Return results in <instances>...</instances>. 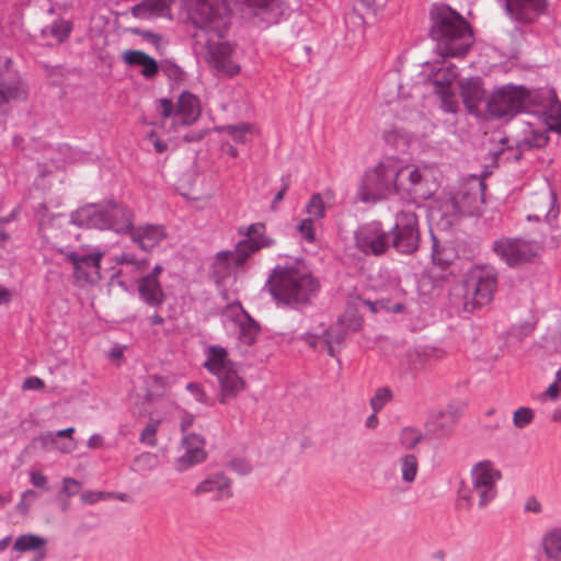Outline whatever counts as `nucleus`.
<instances>
[{"label":"nucleus","instance_id":"7c9ffc66","mask_svg":"<svg viewBox=\"0 0 561 561\" xmlns=\"http://www.w3.org/2000/svg\"><path fill=\"white\" fill-rule=\"evenodd\" d=\"M540 549L547 561H561V525L550 527L543 531L540 539Z\"/></svg>","mask_w":561,"mask_h":561},{"label":"nucleus","instance_id":"7ed1b4c3","mask_svg":"<svg viewBox=\"0 0 561 561\" xmlns=\"http://www.w3.org/2000/svg\"><path fill=\"white\" fill-rule=\"evenodd\" d=\"M66 222L62 214L43 215L39 219V233L45 250L57 251L65 255L66 260L73 267V275L77 279L94 283L101 278V261L106 250L100 245L82 244L76 249L65 248L57 240L61 227Z\"/></svg>","mask_w":561,"mask_h":561},{"label":"nucleus","instance_id":"79ce46f5","mask_svg":"<svg viewBox=\"0 0 561 561\" xmlns=\"http://www.w3.org/2000/svg\"><path fill=\"white\" fill-rule=\"evenodd\" d=\"M306 213L313 220H319L324 217L325 205L320 194H313L306 205Z\"/></svg>","mask_w":561,"mask_h":561},{"label":"nucleus","instance_id":"5fc2aeb1","mask_svg":"<svg viewBox=\"0 0 561 561\" xmlns=\"http://www.w3.org/2000/svg\"><path fill=\"white\" fill-rule=\"evenodd\" d=\"M28 477H30V483L33 486L38 488L43 491L50 490L48 478L41 471L32 470L28 472Z\"/></svg>","mask_w":561,"mask_h":561},{"label":"nucleus","instance_id":"cd10ccee","mask_svg":"<svg viewBox=\"0 0 561 561\" xmlns=\"http://www.w3.org/2000/svg\"><path fill=\"white\" fill-rule=\"evenodd\" d=\"M70 222L78 227L105 230L104 203L79 207L70 214Z\"/></svg>","mask_w":561,"mask_h":561},{"label":"nucleus","instance_id":"0eeeda50","mask_svg":"<svg viewBox=\"0 0 561 561\" xmlns=\"http://www.w3.org/2000/svg\"><path fill=\"white\" fill-rule=\"evenodd\" d=\"M536 89L513 83L496 87L486 100L489 115L494 118L513 117L519 113L533 111V102L539 98Z\"/></svg>","mask_w":561,"mask_h":561},{"label":"nucleus","instance_id":"3c124183","mask_svg":"<svg viewBox=\"0 0 561 561\" xmlns=\"http://www.w3.org/2000/svg\"><path fill=\"white\" fill-rule=\"evenodd\" d=\"M80 497L84 504L91 505L96 502L114 497V493L104 491H84L83 493H81Z\"/></svg>","mask_w":561,"mask_h":561},{"label":"nucleus","instance_id":"c85d7f7f","mask_svg":"<svg viewBox=\"0 0 561 561\" xmlns=\"http://www.w3.org/2000/svg\"><path fill=\"white\" fill-rule=\"evenodd\" d=\"M460 93L468 112L478 116L485 98V91L479 77H470L460 83Z\"/></svg>","mask_w":561,"mask_h":561},{"label":"nucleus","instance_id":"412c9836","mask_svg":"<svg viewBox=\"0 0 561 561\" xmlns=\"http://www.w3.org/2000/svg\"><path fill=\"white\" fill-rule=\"evenodd\" d=\"M128 236L134 245L146 253H151L168 240L169 233L164 225L141 222L134 225Z\"/></svg>","mask_w":561,"mask_h":561},{"label":"nucleus","instance_id":"b1692460","mask_svg":"<svg viewBox=\"0 0 561 561\" xmlns=\"http://www.w3.org/2000/svg\"><path fill=\"white\" fill-rule=\"evenodd\" d=\"M105 230L116 234H129L135 225V211L126 204L114 199L104 203Z\"/></svg>","mask_w":561,"mask_h":561},{"label":"nucleus","instance_id":"f03ea898","mask_svg":"<svg viewBox=\"0 0 561 561\" xmlns=\"http://www.w3.org/2000/svg\"><path fill=\"white\" fill-rule=\"evenodd\" d=\"M265 286L278 307L293 310L309 306L320 290L319 279L302 259L277 264Z\"/></svg>","mask_w":561,"mask_h":561},{"label":"nucleus","instance_id":"09e8293b","mask_svg":"<svg viewBox=\"0 0 561 561\" xmlns=\"http://www.w3.org/2000/svg\"><path fill=\"white\" fill-rule=\"evenodd\" d=\"M57 439L56 433L48 431L41 433L33 442L37 443L43 450L50 451L56 449Z\"/></svg>","mask_w":561,"mask_h":561},{"label":"nucleus","instance_id":"ddd939ff","mask_svg":"<svg viewBox=\"0 0 561 561\" xmlns=\"http://www.w3.org/2000/svg\"><path fill=\"white\" fill-rule=\"evenodd\" d=\"M374 286L376 289L386 293L389 297H381L375 301L365 300L364 304L368 306L373 313H376L380 310H386L392 313H401L404 310V305L402 301H392V299H399L404 295V290L400 285V277L398 272L389 268L379 270L376 284Z\"/></svg>","mask_w":561,"mask_h":561},{"label":"nucleus","instance_id":"a18cd8bd","mask_svg":"<svg viewBox=\"0 0 561 561\" xmlns=\"http://www.w3.org/2000/svg\"><path fill=\"white\" fill-rule=\"evenodd\" d=\"M535 417V413L530 408L520 407L513 415V424L517 428H524L529 425Z\"/></svg>","mask_w":561,"mask_h":561},{"label":"nucleus","instance_id":"58836bf2","mask_svg":"<svg viewBox=\"0 0 561 561\" xmlns=\"http://www.w3.org/2000/svg\"><path fill=\"white\" fill-rule=\"evenodd\" d=\"M422 432L419 428L412 426L403 427L399 434L400 445L407 450L414 449L422 442Z\"/></svg>","mask_w":561,"mask_h":561},{"label":"nucleus","instance_id":"864d4df0","mask_svg":"<svg viewBox=\"0 0 561 561\" xmlns=\"http://www.w3.org/2000/svg\"><path fill=\"white\" fill-rule=\"evenodd\" d=\"M229 468L238 474L245 476L252 471L251 463L241 457H236L230 460Z\"/></svg>","mask_w":561,"mask_h":561},{"label":"nucleus","instance_id":"e433bc0d","mask_svg":"<svg viewBox=\"0 0 561 561\" xmlns=\"http://www.w3.org/2000/svg\"><path fill=\"white\" fill-rule=\"evenodd\" d=\"M217 130L227 134L237 144H247L250 140L249 135L254 133V126L247 123H239L236 125H222L217 127Z\"/></svg>","mask_w":561,"mask_h":561},{"label":"nucleus","instance_id":"20e7f679","mask_svg":"<svg viewBox=\"0 0 561 561\" xmlns=\"http://www.w3.org/2000/svg\"><path fill=\"white\" fill-rule=\"evenodd\" d=\"M433 21L431 35L436 42V51L443 57H463L473 44L470 25L449 7H435L431 11Z\"/></svg>","mask_w":561,"mask_h":561},{"label":"nucleus","instance_id":"ea45409f","mask_svg":"<svg viewBox=\"0 0 561 561\" xmlns=\"http://www.w3.org/2000/svg\"><path fill=\"white\" fill-rule=\"evenodd\" d=\"M392 399L393 392L389 387H379L370 398L369 404L375 413H379Z\"/></svg>","mask_w":561,"mask_h":561},{"label":"nucleus","instance_id":"774afa93","mask_svg":"<svg viewBox=\"0 0 561 561\" xmlns=\"http://www.w3.org/2000/svg\"><path fill=\"white\" fill-rule=\"evenodd\" d=\"M73 449H75V445L72 444V442L62 443V444H59L57 442L56 450H58L61 454H70Z\"/></svg>","mask_w":561,"mask_h":561},{"label":"nucleus","instance_id":"f3484780","mask_svg":"<svg viewBox=\"0 0 561 561\" xmlns=\"http://www.w3.org/2000/svg\"><path fill=\"white\" fill-rule=\"evenodd\" d=\"M355 247L366 255H382L390 249L389 230L378 220L365 222L354 232Z\"/></svg>","mask_w":561,"mask_h":561},{"label":"nucleus","instance_id":"aec40b11","mask_svg":"<svg viewBox=\"0 0 561 561\" xmlns=\"http://www.w3.org/2000/svg\"><path fill=\"white\" fill-rule=\"evenodd\" d=\"M27 96L25 84L12 67L9 57L0 56V106L10 101H22Z\"/></svg>","mask_w":561,"mask_h":561},{"label":"nucleus","instance_id":"0e129e2a","mask_svg":"<svg viewBox=\"0 0 561 561\" xmlns=\"http://www.w3.org/2000/svg\"><path fill=\"white\" fill-rule=\"evenodd\" d=\"M103 444V437L100 434H93L89 437L87 446L90 449L101 448Z\"/></svg>","mask_w":561,"mask_h":561},{"label":"nucleus","instance_id":"37998d69","mask_svg":"<svg viewBox=\"0 0 561 561\" xmlns=\"http://www.w3.org/2000/svg\"><path fill=\"white\" fill-rule=\"evenodd\" d=\"M458 77L457 67L454 65L448 66L446 69H439L435 73V84L437 85V90L443 88H449V85L456 80Z\"/></svg>","mask_w":561,"mask_h":561},{"label":"nucleus","instance_id":"6ab92c4d","mask_svg":"<svg viewBox=\"0 0 561 561\" xmlns=\"http://www.w3.org/2000/svg\"><path fill=\"white\" fill-rule=\"evenodd\" d=\"M504 15L511 22L518 25L535 23L546 14L549 7L548 0H495Z\"/></svg>","mask_w":561,"mask_h":561},{"label":"nucleus","instance_id":"1a4fd4ad","mask_svg":"<svg viewBox=\"0 0 561 561\" xmlns=\"http://www.w3.org/2000/svg\"><path fill=\"white\" fill-rule=\"evenodd\" d=\"M485 184L481 176L470 174L463 178L455 194L442 204L446 216H476L484 205Z\"/></svg>","mask_w":561,"mask_h":561},{"label":"nucleus","instance_id":"f8f14e48","mask_svg":"<svg viewBox=\"0 0 561 561\" xmlns=\"http://www.w3.org/2000/svg\"><path fill=\"white\" fill-rule=\"evenodd\" d=\"M157 110L161 117L171 119V126L175 130L193 125L201 115L199 100L188 91L180 94L175 107L172 101L161 99Z\"/></svg>","mask_w":561,"mask_h":561},{"label":"nucleus","instance_id":"052dcab7","mask_svg":"<svg viewBox=\"0 0 561 561\" xmlns=\"http://www.w3.org/2000/svg\"><path fill=\"white\" fill-rule=\"evenodd\" d=\"M525 512L533 514H540L542 512V504L536 496H529L524 504Z\"/></svg>","mask_w":561,"mask_h":561},{"label":"nucleus","instance_id":"8fccbe9b","mask_svg":"<svg viewBox=\"0 0 561 561\" xmlns=\"http://www.w3.org/2000/svg\"><path fill=\"white\" fill-rule=\"evenodd\" d=\"M158 465V457L152 453H142L135 458V466L140 470H152Z\"/></svg>","mask_w":561,"mask_h":561},{"label":"nucleus","instance_id":"49530a36","mask_svg":"<svg viewBox=\"0 0 561 561\" xmlns=\"http://www.w3.org/2000/svg\"><path fill=\"white\" fill-rule=\"evenodd\" d=\"M159 428V421H150L145 428L142 430L139 440L142 444H146L150 447H154L157 445V432Z\"/></svg>","mask_w":561,"mask_h":561},{"label":"nucleus","instance_id":"c03bdc74","mask_svg":"<svg viewBox=\"0 0 561 561\" xmlns=\"http://www.w3.org/2000/svg\"><path fill=\"white\" fill-rule=\"evenodd\" d=\"M437 93L440 95V108L445 113L456 114L459 105L457 98L450 88L439 89L437 90Z\"/></svg>","mask_w":561,"mask_h":561},{"label":"nucleus","instance_id":"c9c22d12","mask_svg":"<svg viewBox=\"0 0 561 561\" xmlns=\"http://www.w3.org/2000/svg\"><path fill=\"white\" fill-rule=\"evenodd\" d=\"M72 31V23L70 21L58 19L49 25L42 28L43 37H51L57 43H64Z\"/></svg>","mask_w":561,"mask_h":561},{"label":"nucleus","instance_id":"9b49d317","mask_svg":"<svg viewBox=\"0 0 561 561\" xmlns=\"http://www.w3.org/2000/svg\"><path fill=\"white\" fill-rule=\"evenodd\" d=\"M463 286L465 310L473 312L493 300L497 286V272L489 265L474 266L468 272Z\"/></svg>","mask_w":561,"mask_h":561},{"label":"nucleus","instance_id":"13d9d810","mask_svg":"<svg viewBox=\"0 0 561 561\" xmlns=\"http://www.w3.org/2000/svg\"><path fill=\"white\" fill-rule=\"evenodd\" d=\"M549 209L545 215V219L548 224H551L559 215V207L557 205V196L550 191L548 195Z\"/></svg>","mask_w":561,"mask_h":561},{"label":"nucleus","instance_id":"c756f323","mask_svg":"<svg viewBox=\"0 0 561 561\" xmlns=\"http://www.w3.org/2000/svg\"><path fill=\"white\" fill-rule=\"evenodd\" d=\"M459 417V409L455 404H449L444 410L434 413L427 422V426L436 436H444L451 432L456 421Z\"/></svg>","mask_w":561,"mask_h":561},{"label":"nucleus","instance_id":"a19ab883","mask_svg":"<svg viewBox=\"0 0 561 561\" xmlns=\"http://www.w3.org/2000/svg\"><path fill=\"white\" fill-rule=\"evenodd\" d=\"M115 262L126 267H130L135 272H144L148 267V259L137 257L134 253H122L116 256Z\"/></svg>","mask_w":561,"mask_h":561},{"label":"nucleus","instance_id":"423d86ee","mask_svg":"<svg viewBox=\"0 0 561 561\" xmlns=\"http://www.w3.org/2000/svg\"><path fill=\"white\" fill-rule=\"evenodd\" d=\"M438 188L434 169L427 164H403L398 160L397 195L412 203L430 199Z\"/></svg>","mask_w":561,"mask_h":561},{"label":"nucleus","instance_id":"393cba45","mask_svg":"<svg viewBox=\"0 0 561 561\" xmlns=\"http://www.w3.org/2000/svg\"><path fill=\"white\" fill-rule=\"evenodd\" d=\"M163 267L157 264L148 274L141 276L137 282V290L140 300L151 308H159L165 301V294L159 282V275Z\"/></svg>","mask_w":561,"mask_h":561},{"label":"nucleus","instance_id":"4c0bfd02","mask_svg":"<svg viewBox=\"0 0 561 561\" xmlns=\"http://www.w3.org/2000/svg\"><path fill=\"white\" fill-rule=\"evenodd\" d=\"M401 479L405 483H413L416 480L419 472V460L413 454H405L398 460Z\"/></svg>","mask_w":561,"mask_h":561},{"label":"nucleus","instance_id":"f704fd0d","mask_svg":"<svg viewBox=\"0 0 561 561\" xmlns=\"http://www.w3.org/2000/svg\"><path fill=\"white\" fill-rule=\"evenodd\" d=\"M46 539L34 534H24L19 536L13 545V550L24 552H38V560L45 558Z\"/></svg>","mask_w":561,"mask_h":561},{"label":"nucleus","instance_id":"f257e3e1","mask_svg":"<svg viewBox=\"0 0 561 561\" xmlns=\"http://www.w3.org/2000/svg\"><path fill=\"white\" fill-rule=\"evenodd\" d=\"M192 22L204 31L207 38L206 60L218 76L232 78L241 67L236 58L234 47L228 42H213L222 38L230 26V10L224 0H182Z\"/></svg>","mask_w":561,"mask_h":561},{"label":"nucleus","instance_id":"473e14b6","mask_svg":"<svg viewBox=\"0 0 561 561\" xmlns=\"http://www.w3.org/2000/svg\"><path fill=\"white\" fill-rule=\"evenodd\" d=\"M123 59L129 66L140 67V73L146 79L153 78L159 71L157 61L141 50H127L123 54Z\"/></svg>","mask_w":561,"mask_h":561},{"label":"nucleus","instance_id":"4be33fe9","mask_svg":"<svg viewBox=\"0 0 561 561\" xmlns=\"http://www.w3.org/2000/svg\"><path fill=\"white\" fill-rule=\"evenodd\" d=\"M540 98L533 102L531 113L540 114L550 130L561 134V102L558 100L553 89H536Z\"/></svg>","mask_w":561,"mask_h":561},{"label":"nucleus","instance_id":"bf43d9fd","mask_svg":"<svg viewBox=\"0 0 561 561\" xmlns=\"http://www.w3.org/2000/svg\"><path fill=\"white\" fill-rule=\"evenodd\" d=\"M45 387L43 379L36 376H31L24 379L23 390H42Z\"/></svg>","mask_w":561,"mask_h":561},{"label":"nucleus","instance_id":"338daca9","mask_svg":"<svg viewBox=\"0 0 561 561\" xmlns=\"http://www.w3.org/2000/svg\"><path fill=\"white\" fill-rule=\"evenodd\" d=\"M194 423V416L190 413L183 412L181 415V428L185 432Z\"/></svg>","mask_w":561,"mask_h":561},{"label":"nucleus","instance_id":"603ef678","mask_svg":"<svg viewBox=\"0 0 561 561\" xmlns=\"http://www.w3.org/2000/svg\"><path fill=\"white\" fill-rule=\"evenodd\" d=\"M81 488V483L75 478H64L61 481L60 494H65L67 497L76 495Z\"/></svg>","mask_w":561,"mask_h":561},{"label":"nucleus","instance_id":"a878e982","mask_svg":"<svg viewBox=\"0 0 561 561\" xmlns=\"http://www.w3.org/2000/svg\"><path fill=\"white\" fill-rule=\"evenodd\" d=\"M184 454L176 458L175 469L179 472L203 462L206 459L205 439L199 434H187L182 438Z\"/></svg>","mask_w":561,"mask_h":561},{"label":"nucleus","instance_id":"72a5a7b5","mask_svg":"<svg viewBox=\"0 0 561 561\" xmlns=\"http://www.w3.org/2000/svg\"><path fill=\"white\" fill-rule=\"evenodd\" d=\"M548 129L543 126H535L527 122L523 129V136L518 141L520 149L541 148L548 142Z\"/></svg>","mask_w":561,"mask_h":561},{"label":"nucleus","instance_id":"de8ad7c7","mask_svg":"<svg viewBox=\"0 0 561 561\" xmlns=\"http://www.w3.org/2000/svg\"><path fill=\"white\" fill-rule=\"evenodd\" d=\"M297 231L300 233L304 240L309 243L316 240L314 220L312 218H305L297 225Z\"/></svg>","mask_w":561,"mask_h":561},{"label":"nucleus","instance_id":"bb28decb","mask_svg":"<svg viewBox=\"0 0 561 561\" xmlns=\"http://www.w3.org/2000/svg\"><path fill=\"white\" fill-rule=\"evenodd\" d=\"M245 263L237 261V247L233 251H219L211 265V275L218 287H225L229 282L237 278V268L242 267Z\"/></svg>","mask_w":561,"mask_h":561},{"label":"nucleus","instance_id":"e2e57ef3","mask_svg":"<svg viewBox=\"0 0 561 561\" xmlns=\"http://www.w3.org/2000/svg\"><path fill=\"white\" fill-rule=\"evenodd\" d=\"M149 138L150 140L152 141L153 144V147H154V150L158 152V153H162L164 152L167 149H168V145L164 140H161L154 131H151L149 134Z\"/></svg>","mask_w":561,"mask_h":561},{"label":"nucleus","instance_id":"dca6fc26","mask_svg":"<svg viewBox=\"0 0 561 561\" xmlns=\"http://www.w3.org/2000/svg\"><path fill=\"white\" fill-rule=\"evenodd\" d=\"M360 323V318L357 314L345 312L330 329H322L317 334L306 333L305 340L312 347H318L319 343L323 342L329 355L335 357V344H340L348 332L357 331Z\"/></svg>","mask_w":561,"mask_h":561},{"label":"nucleus","instance_id":"680f3d73","mask_svg":"<svg viewBox=\"0 0 561 561\" xmlns=\"http://www.w3.org/2000/svg\"><path fill=\"white\" fill-rule=\"evenodd\" d=\"M560 385L558 383V381L551 383L547 390L541 394V400H545V399H551V400H556L559 398L560 396Z\"/></svg>","mask_w":561,"mask_h":561},{"label":"nucleus","instance_id":"4468645a","mask_svg":"<svg viewBox=\"0 0 561 561\" xmlns=\"http://www.w3.org/2000/svg\"><path fill=\"white\" fill-rule=\"evenodd\" d=\"M494 253L510 267L530 263L539 252V244L524 238H501L493 242Z\"/></svg>","mask_w":561,"mask_h":561},{"label":"nucleus","instance_id":"2f4dec72","mask_svg":"<svg viewBox=\"0 0 561 561\" xmlns=\"http://www.w3.org/2000/svg\"><path fill=\"white\" fill-rule=\"evenodd\" d=\"M232 324L238 330V340L243 345H252L260 332V327L249 313L242 311L232 318Z\"/></svg>","mask_w":561,"mask_h":561},{"label":"nucleus","instance_id":"39448f33","mask_svg":"<svg viewBox=\"0 0 561 561\" xmlns=\"http://www.w3.org/2000/svg\"><path fill=\"white\" fill-rule=\"evenodd\" d=\"M502 472L488 459L476 462L470 469V485L461 482L457 490V506L470 510L474 500L479 508L489 506L499 495Z\"/></svg>","mask_w":561,"mask_h":561},{"label":"nucleus","instance_id":"a211bd4d","mask_svg":"<svg viewBox=\"0 0 561 561\" xmlns=\"http://www.w3.org/2000/svg\"><path fill=\"white\" fill-rule=\"evenodd\" d=\"M238 234L243 237L236 244L237 247V261L239 263H247V261L261 251L262 249L275 245L274 238L266 233V226L264 222H253L249 226H241L238 228Z\"/></svg>","mask_w":561,"mask_h":561},{"label":"nucleus","instance_id":"4d7b16f0","mask_svg":"<svg viewBox=\"0 0 561 561\" xmlns=\"http://www.w3.org/2000/svg\"><path fill=\"white\" fill-rule=\"evenodd\" d=\"M433 251H432V261L435 265L446 266L448 265L450 259L446 257L444 253L439 250L438 241L435 237H433Z\"/></svg>","mask_w":561,"mask_h":561},{"label":"nucleus","instance_id":"6e6552de","mask_svg":"<svg viewBox=\"0 0 561 561\" xmlns=\"http://www.w3.org/2000/svg\"><path fill=\"white\" fill-rule=\"evenodd\" d=\"M398 159L388 157L365 172L358 194L367 203L397 195Z\"/></svg>","mask_w":561,"mask_h":561},{"label":"nucleus","instance_id":"5701e85b","mask_svg":"<svg viewBox=\"0 0 561 561\" xmlns=\"http://www.w3.org/2000/svg\"><path fill=\"white\" fill-rule=\"evenodd\" d=\"M192 495L199 497L209 495L213 501L221 502L232 497V481L221 471L208 473L192 490Z\"/></svg>","mask_w":561,"mask_h":561},{"label":"nucleus","instance_id":"9d476101","mask_svg":"<svg viewBox=\"0 0 561 561\" xmlns=\"http://www.w3.org/2000/svg\"><path fill=\"white\" fill-rule=\"evenodd\" d=\"M205 356L204 367L217 377L220 385L219 401L225 403L227 399L236 398L244 382L229 359L228 351L220 345H210L205 350Z\"/></svg>","mask_w":561,"mask_h":561},{"label":"nucleus","instance_id":"2eb2a0df","mask_svg":"<svg viewBox=\"0 0 561 561\" xmlns=\"http://www.w3.org/2000/svg\"><path fill=\"white\" fill-rule=\"evenodd\" d=\"M390 247L399 253L411 254L420 243L417 217L413 211L402 210L396 215V222L389 230Z\"/></svg>","mask_w":561,"mask_h":561},{"label":"nucleus","instance_id":"69168bd1","mask_svg":"<svg viewBox=\"0 0 561 561\" xmlns=\"http://www.w3.org/2000/svg\"><path fill=\"white\" fill-rule=\"evenodd\" d=\"M203 137H204V133L203 131H191V133L184 134L182 136V139L185 142H196V141L202 140Z\"/></svg>","mask_w":561,"mask_h":561},{"label":"nucleus","instance_id":"6e6d98bb","mask_svg":"<svg viewBox=\"0 0 561 561\" xmlns=\"http://www.w3.org/2000/svg\"><path fill=\"white\" fill-rule=\"evenodd\" d=\"M186 390L193 396V398L197 402L208 404V397L201 383L188 382L186 385Z\"/></svg>","mask_w":561,"mask_h":561}]
</instances>
